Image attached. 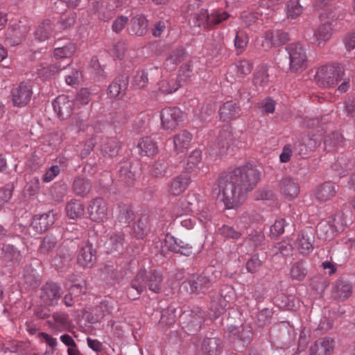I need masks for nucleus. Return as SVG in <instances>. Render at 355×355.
<instances>
[{"instance_id":"obj_63","label":"nucleus","mask_w":355,"mask_h":355,"mask_svg":"<svg viewBox=\"0 0 355 355\" xmlns=\"http://www.w3.org/2000/svg\"><path fill=\"white\" fill-rule=\"evenodd\" d=\"M262 264L257 254L253 255L246 263V268L251 273L256 272L261 268Z\"/></svg>"},{"instance_id":"obj_57","label":"nucleus","mask_w":355,"mask_h":355,"mask_svg":"<svg viewBox=\"0 0 355 355\" xmlns=\"http://www.w3.org/2000/svg\"><path fill=\"white\" fill-rule=\"evenodd\" d=\"M152 175L157 178L163 177L166 172V164L164 160H157L152 166L150 170Z\"/></svg>"},{"instance_id":"obj_61","label":"nucleus","mask_w":355,"mask_h":355,"mask_svg":"<svg viewBox=\"0 0 355 355\" xmlns=\"http://www.w3.org/2000/svg\"><path fill=\"white\" fill-rule=\"evenodd\" d=\"M237 73L239 76L250 74L252 69V64L248 60H241L236 64Z\"/></svg>"},{"instance_id":"obj_19","label":"nucleus","mask_w":355,"mask_h":355,"mask_svg":"<svg viewBox=\"0 0 355 355\" xmlns=\"http://www.w3.org/2000/svg\"><path fill=\"white\" fill-rule=\"evenodd\" d=\"M55 220V214L53 211L35 216L32 221L31 226L37 232H43L53 225Z\"/></svg>"},{"instance_id":"obj_64","label":"nucleus","mask_w":355,"mask_h":355,"mask_svg":"<svg viewBox=\"0 0 355 355\" xmlns=\"http://www.w3.org/2000/svg\"><path fill=\"white\" fill-rule=\"evenodd\" d=\"M183 54L184 51L182 49H177L166 59L165 65L169 67L171 64H177L178 62H181Z\"/></svg>"},{"instance_id":"obj_7","label":"nucleus","mask_w":355,"mask_h":355,"mask_svg":"<svg viewBox=\"0 0 355 355\" xmlns=\"http://www.w3.org/2000/svg\"><path fill=\"white\" fill-rule=\"evenodd\" d=\"M205 316V312L197 307L191 311H184L180 318L184 328H186L191 334L200 329Z\"/></svg>"},{"instance_id":"obj_8","label":"nucleus","mask_w":355,"mask_h":355,"mask_svg":"<svg viewBox=\"0 0 355 355\" xmlns=\"http://www.w3.org/2000/svg\"><path fill=\"white\" fill-rule=\"evenodd\" d=\"M182 112L178 107L164 108L160 114L161 124L166 130H173L182 122Z\"/></svg>"},{"instance_id":"obj_13","label":"nucleus","mask_w":355,"mask_h":355,"mask_svg":"<svg viewBox=\"0 0 355 355\" xmlns=\"http://www.w3.org/2000/svg\"><path fill=\"white\" fill-rule=\"evenodd\" d=\"M29 31V26L21 21L12 24L7 31V43L11 46H15L20 44L22 40L25 38Z\"/></svg>"},{"instance_id":"obj_23","label":"nucleus","mask_w":355,"mask_h":355,"mask_svg":"<svg viewBox=\"0 0 355 355\" xmlns=\"http://www.w3.org/2000/svg\"><path fill=\"white\" fill-rule=\"evenodd\" d=\"M128 78L124 76L114 79L108 88V94L112 98H121L128 87Z\"/></svg>"},{"instance_id":"obj_42","label":"nucleus","mask_w":355,"mask_h":355,"mask_svg":"<svg viewBox=\"0 0 355 355\" xmlns=\"http://www.w3.org/2000/svg\"><path fill=\"white\" fill-rule=\"evenodd\" d=\"M352 166V160L347 156L343 155L338 158L332 167L339 175L345 176V172L351 169Z\"/></svg>"},{"instance_id":"obj_15","label":"nucleus","mask_w":355,"mask_h":355,"mask_svg":"<svg viewBox=\"0 0 355 355\" xmlns=\"http://www.w3.org/2000/svg\"><path fill=\"white\" fill-rule=\"evenodd\" d=\"M33 94L32 87L29 83H21L12 92L13 104L16 106L27 105Z\"/></svg>"},{"instance_id":"obj_16","label":"nucleus","mask_w":355,"mask_h":355,"mask_svg":"<svg viewBox=\"0 0 355 355\" xmlns=\"http://www.w3.org/2000/svg\"><path fill=\"white\" fill-rule=\"evenodd\" d=\"M335 347V341L329 337L317 340L310 347V355H332Z\"/></svg>"},{"instance_id":"obj_55","label":"nucleus","mask_w":355,"mask_h":355,"mask_svg":"<svg viewBox=\"0 0 355 355\" xmlns=\"http://www.w3.org/2000/svg\"><path fill=\"white\" fill-rule=\"evenodd\" d=\"M248 43V37L247 35L243 32L237 33L234 39V46L239 51V53H241L246 48Z\"/></svg>"},{"instance_id":"obj_59","label":"nucleus","mask_w":355,"mask_h":355,"mask_svg":"<svg viewBox=\"0 0 355 355\" xmlns=\"http://www.w3.org/2000/svg\"><path fill=\"white\" fill-rule=\"evenodd\" d=\"M12 189L13 186L9 184L0 188V207L10 199Z\"/></svg>"},{"instance_id":"obj_20","label":"nucleus","mask_w":355,"mask_h":355,"mask_svg":"<svg viewBox=\"0 0 355 355\" xmlns=\"http://www.w3.org/2000/svg\"><path fill=\"white\" fill-rule=\"evenodd\" d=\"M191 177L185 173L173 178L168 186V192L173 196L183 193L191 183Z\"/></svg>"},{"instance_id":"obj_14","label":"nucleus","mask_w":355,"mask_h":355,"mask_svg":"<svg viewBox=\"0 0 355 355\" xmlns=\"http://www.w3.org/2000/svg\"><path fill=\"white\" fill-rule=\"evenodd\" d=\"M313 231L311 228H306L298 234L295 245L302 254L306 255L313 250Z\"/></svg>"},{"instance_id":"obj_3","label":"nucleus","mask_w":355,"mask_h":355,"mask_svg":"<svg viewBox=\"0 0 355 355\" xmlns=\"http://www.w3.org/2000/svg\"><path fill=\"white\" fill-rule=\"evenodd\" d=\"M186 12L190 15L189 22L193 27L205 29L219 24L223 21L229 18L230 15L226 12L220 10H213L209 13L207 9H200L195 12V6L188 5Z\"/></svg>"},{"instance_id":"obj_35","label":"nucleus","mask_w":355,"mask_h":355,"mask_svg":"<svg viewBox=\"0 0 355 355\" xmlns=\"http://www.w3.org/2000/svg\"><path fill=\"white\" fill-rule=\"evenodd\" d=\"M131 31L134 35L142 36L147 32L148 21L143 15H137L130 21Z\"/></svg>"},{"instance_id":"obj_4","label":"nucleus","mask_w":355,"mask_h":355,"mask_svg":"<svg viewBox=\"0 0 355 355\" xmlns=\"http://www.w3.org/2000/svg\"><path fill=\"white\" fill-rule=\"evenodd\" d=\"M220 272L213 268L202 275H192L181 284L180 288L189 293H205L220 277Z\"/></svg>"},{"instance_id":"obj_18","label":"nucleus","mask_w":355,"mask_h":355,"mask_svg":"<svg viewBox=\"0 0 355 355\" xmlns=\"http://www.w3.org/2000/svg\"><path fill=\"white\" fill-rule=\"evenodd\" d=\"M165 243L171 251L184 256L191 255L193 251V247L190 243L172 236H166Z\"/></svg>"},{"instance_id":"obj_10","label":"nucleus","mask_w":355,"mask_h":355,"mask_svg":"<svg viewBox=\"0 0 355 355\" xmlns=\"http://www.w3.org/2000/svg\"><path fill=\"white\" fill-rule=\"evenodd\" d=\"M87 211L89 218L93 221L101 223L107 218V205L102 198H96L91 200L87 207Z\"/></svg>"},{"instance_id":"obj_5","label":"nucleus","mask_w":355,"mask_h":355,"mask_svg":"<svg viewBox=\"0 0 355 355\" xmlns=\"http://www.w3.org/2000/svg\"><path fill=\"white\" fill-rule=\"evenodd\" d=\"M308 67L306 50L300 43L290 45V75L302 73Z\"/></svg>"},{"instance_id":"obj_12","label":"nucleus","mask_w":355,"mask_h":355,"mask_svg":"<svg viewBox=\"0 0 355 355\" xmlns=\"http://www.w3.org/2000/svg\"><path fill=\"white\" fill-rule=\"evenodd\" d=\"M137 275H142L144 291L148 287L155 293H159L162 291L163 277L160 271L153 270L148 273L146 270H140Z\"/></svg>"},{"instance_id":"obj_34","label":"nucleus","mask_w":355,"mask_h":355,"mask_svg":"<svg viewBox=\"0 0 355 355\" xmlns=\"http://www.w3.org/2000/svg\"><path fill=\"white\" fill-rule=\"evenodd\" d=\"M53 25L49 19L43 21L35 32V38L40 42L49 39L53 32Z\"/></svg>"},{"instance_id":"obj_43","label":"nucleus","mask_w":355,"mask_h":355,"mask_svg":"<svg viewBox=\"0 0 355 355\" xmlns=\"http://www.w3.org/2000/svg\"><path fill=\"white\" fill-rule=\"evenodd\" d=\"M227 306V301L225 297L217 294L212 297L210 302V309L214 313L216 317L221 314Z\"/></svg>"},{"instance_id":"obj_21","label":"nucleus","mask_w":355,"mask_h":355,"mask_svg":"<svg viewBox=\"0 0 355 355\" xmlns=\"http://www.w3.org/2000/svg\"><path fill=\"white\" fill-rule=\"evenodd\" d=\"M96 260L95 250L92 244H83L78 252L77 261L83 267H91Z\"/></svg>"},{"instance_id":"obj_24","label":"nucleus","mask_w":355,"mask_h":355,"mask_svg":"<svg viewBox=\"0 0 355 355\" xmlns=\"http://www.w3.org/2000/svg\"><path fill=\"white\" fill-rule=\"evenodd\" d=\"M116 0H108V1L96 2L94 4L98 18L103 21H107L112 17L114 10L117 8L115 5Z\"/></svg>"},{"instance_id":"obj_30","label":"nucleus","mask_w":355,"mask_h":355,"mask_svg":"<svg viewBox=\"0 0 355 355\" xmlns=\"http://www.w3.org/2000/svg\"><path fill=\"white\" fill-rule=\"evenodd\" d=\"M352 293V286L349 282L338 280L333 290V297L339 300L347 299Z\"/></svg>"},{"instance_id":"obj_36","label":"nucleus","mask_w":355,"mask_h":355,"mask_svg":"<svg viewBox=\"0 0 355 355\" xmlns=\"http://www.w3.org/2000/svg\"><path fill=\"white\" fill-rule=\"evenodd\" d=\"M3 259L7 261H11L13 264L19 263L21 260V254L14 245L4 244L2 247Z\"/></svg>"},{"instance_id":"obj_32","label":"nucleus","mask_w":355,"mask_h":355,"mask_svg":"<svg viewBox=\"0 0 355 355\" xmlns=\"http://www.w3.org/2000/svg\"><path fill=\"white\" fill-rule=\"evenodd\" d=\"M239 112L236 103L230 101L225 102L219 110L220 119L225 121L233 119Z\"/></svg>"},{"instance_id":"obj_46","label":"nucleus","mask_w":355,"mask_h":355,"mask_svg":"<svg viewBox=\"0 0 355 355\" xmlns=\"http://www.w3.org/2000/svg\"><path fill=\"white\" fill-rule=\"evenodd\" d=\"M202 161V151L200 149L193 150L187 159L186 166L184 168L185 173H191Z\"/></svg>"},{"instance_id":"obj_62","label":"nucleus","mask_w":355,"mask_h":355,"mask_svg":"<svg viewBox=\"0 0 355 355\" xmlns=\"http://www.w3.org/2000/svg\"><path fill=\"white\" fill-rule=\"evenodd\" d=\"M256 86L263 87L268 82V75L265 69L259 70L254 76L253 80Z\"/></svg>"},{"instance_id":"obj_27","label":"nucleus","mask_w":355,"mask_h":355,"mask_svg":"<svg viewBox=\"0 0 355 355\" xmlns=\"http://www.w3.org/2000/svg\"><path fill=\"white\" fill-rule=\"evenodd\" d=\"M192 138V135L187 130L175 135L173 137L175 150L178 153H184L189 147Z\"/></svg>"},{"instance_id":"obj_39","label":"nucleus","mask_w":355,"mask_h":355,"mask_svg":"<svg viewBox=\"0 0 355 355\" xmlns=\"http://www.w3.org/2000/svg\"><path fill=\"white\" fill-rule=\"evenodd\" d=\"M92 184L87 179L78 177L73 183V189L75 193L79 196H85L89 193Z\"/></svg>"},{"instance_id":"obj_53","label":"nucleus","mask_w":355,"mask_h":355,"mask_svg":"<svg viewBox=\"0 0 355 355\" xmlns=\"http://www.w3.org/2000/svg\"><path fill=\"white\" fill-rule=\"evenodd\" d=\"M147 217L140 218L134 226V232L138 239H143L147 230Z\"/></svg>"},{"instance_id":"obj_49","label":"nucleus","mask_w":355,"mask_h":355,"mask_svg":"<svg viewBox=\"0 0 355 355\" xmlns=\"http://www.w3.org/2000/svg\"><path fill=\"white\" fill-rule=\"evenodd\" d=\"M76 51L74 44L68 43L63 46H58L54 50V56L58 59L67 58L72 56Z\"/></svg>"},{"instance_id":"obj_41","label":"nucleus","mask_w":355,"mask_h":355,"mask_svg":"<svg viewBox=\"0 0 355 355\" xmlns=\"http://www.w3.org/2000/svg\"><path fill=\"white\" fill-rule=\"evenodd\" d=\"M84 206L78 200H71L67 205V216L71 219L80 218L84 214Z\"/></svg>"},{"instance_id":"obj_9","label":"nucleus","mask_w":355,"mask_h":355,"mask_svg":"<svg viewBox=\"0 0 355 355\" xmlns=\"http://www.w3.org/2000/svg\"><path fill=\"white\" fill-rule=\"evenodd\" d=\"M62 294L61 286L57 283L46 282L41 288L40 299L46 306H55Z\"/></svg>"},{"instance_id":"obj_25","label":"nucleus","mask_w":355,"mask_h":355,"mask_svg":"<svg viewBox=\"0 0 355 355\" xmlns=\"http://www.w3.org/2000/svg\"><path fill=\"white\" fill-rule=\"evenodd\" d=\"M223 347V341L217 338H207L203 340L201 351L203 355H219Z\"/></svg>"},{"instance_id":"obj_28","label":"nucleus","mask_w":355,"mask_h":355,"mask_svg":"<svg viewBox=\"0 0 355 355\" xmlns=\"http://www.w3.org/2000/svg\"><path fill=\"white\" fill-rule=\"evenodd\" d=\"M66 65H62L60 61L54 63H42L37 68V73L40 76L49 78L61 70L65 69Z\"/></svg>"},{"instance_id":"obj_29","label":"nucleus","mask_w":355,"mask_h":355,"mask_svg":"<svg viewBox=\"0 0 355 355\" xmlns=\"http://www.w3.org/2000/svg\"><path fill=\"white\" fill-rule=\"evenodd\" d=\"M124 238L122 234H112L105 241L104 246L107 253H120L123 250Z\"/></svg>"},{"instance_id":"obj_47","label":"nucleus","mask_w":355,"mask_h":355,"mask_svg":"<svg viewBox=\"0 0 355 355\" xmlns=\"http://www.w3.org/2000/svg\"><path fill=\"white\" fill-rule=\"evenodd\" d=\"M257 44H260L262 50L267 51L275 46V33L270 31H266L264 35L257 40Z\"/></svg>"},{"instance_id":"obj_37","label":"nucleus","mask_w":355,"mask_h":355,"mask_svg":"<svg viewBox=\"0 0 355 355\" xmlns=\"http://www.w3.org/2000/svg\"><path fill=\"white\" fill-rule=\"evenodd\" d=\"M159 89L164 94H171L181 87L175 75L167 78L162 79L159 83Z\"/></svg>"},{"instance_id":"obj_11","label":"nucleus","mask_w":355,"mask_h":355,"mask_svg":"<svg viewBox=\"0 0 355 355\" xmlns=\"http://www.w3.org/2000/svg\"><path fill=\"white\" fill-rule=\"evenodd\" d=\"M73 251L66 245L57 250L56 255L51 259V265L59 272H64L72 260Z\"/></svg>"},{"instance_id":"obj_17","label":"nucleus","mask_w":355,"mask_h":355,"mask_svg":"<svg viewBox=\"0 0 355 355\" xmlns=\"http://www.w3.org/2000/svg\"><path fill=\"white\" fill-rule=\"evenodd\" d=\"M53 110L61 119L69 117L73 110V102L65 95L58 96L52 103Z\"/></svg>"},{"instance_id":"obj_26","label":"nucleus","mask_w":355,"mask_h":355,"mask_svg":"<svg viewBox=\"0 0 355 355\" xmlns=\"http://www.w3.org/2000/svg\"><path fill=\"white\" fill-rule=\"evenodd\" d=\"M235 139L232 127L230 125H224L220 130L218 137V145L220 148V153H225V149L227 148Z\"/></svg>"},{"instance_id":"obj_44","label":"nucleus","mask_w":355,"mask_h":355,"mask_svg":"<svg viewBox=\"0 0 355 355\" xmlns=\"http://www.w3.org/2000/svg\"><path fill=\"white\" fill-rule=\"evenodd\" d=\"M119 180L127 184H132L135 180V173L131 170L130 163L125 162L120 166L118 172Z\"/></svg>"},{"instance_id":"obj_58","label":"nucleus","mask_w":355,"mask_h":355,"mask_svg":"<svg viewBox=\"0 0 355 355\" xmlns=\"http://www.w3.org/2000/svg\"><path fill=\"white\" fill-rule=\"evenodd\" d=\"M24 282L28 286H36L40 284L38 276L33 270L26 269L24 274Z\"/></svg>"},{"instance_id":"obj_22","label":"nucleus","mask_w":355,"mask_h":355,"mask_svg":"<svg viewBox=\"0 0 355 355\" xmlns=\"http://www.w3.org/2000/svg\"><path fill=\"white\" fill-rule=\"evenodd\" d=\"M338 191V187L331 182H325L317 187L314 191L315 198L322 202L333 198Z\"/></svg>"},{"instance_id":"obj_6","label":"nucleus","mask_w":355,"mask_h":355,"mask_svg":"<svg viewBox=\"0 0 355 355\" xmlns=\"http://www.w3.org/2000/svg\"><path fill=\"white\" fill-rule=\"evenodd\" d=\"M320 14L321 17H326L331 21H327L318 26L314 31L313 37L318 46L324 45L330 40L334 31L336 21L340 18V15L337 12H331L328 14Z\"/></svg>"},{"instance_id":"obj_56","label":"nucleus","mask_w":355,"mask_h":355,"mask_svg":"<svg viewBox=\"0 0 355 355\" xmlns=\"http://www.w3.org/2000/svg\"><path fill=\"white\" fill-rule=\"evenodd\" d=\"M220 234L227 239H238L242 235L239 231H236L234 227L228 225H223L218 230Z\"/></svg>"},{"instance_id":"obj_2","label":"nucleus","mask_w":355,"mask_h":355,"mask_svg":"<svg viewBox=\"0 0 355 355\" xmlns=\"http://www.w3.org/2000/svg\"><path fill=\"white\" fill-rule=\"evenodd\" d=\"M314 78L320 87H335L341 80L343 83L338 86V91L345 92L349 87L350 78L345 76L344 68L339 64H327L319 67Z\"/></svg>"},{"instance_id":"obj_50","label":"nucleus","mask_w":355,"mask_h":355,"mask_svg":"<svg viewBox=\"0 0 355 355\" xmlns=\"http://www.w3.org/2000/svg\"><path fill=\"white\" fill-rule=\"evenodd\" d=\"M193 70L191 64H186L180 67L178 75L175 76L178 83H181V86H183L191 80Z\"/></svg>"},{"instance_id":"obj_31","label":"nucleus","mask_w":355,"mask_h":355,"mask_svg":"<svg viewBox=\"0 0 355 355\" xmlns=\"http://www.w3.org/2000/svg\"><path fill=\"white\" fill-rule=\"evenodd\" d=\"M137 148L142 156H153L158 152L157 142L150 137L142 138L138 143Z\"/></svg>"},{"instance_id":"obj_40","label":"nucleus","mask_w":355,"mask_h":355,"mask_svg":"<svg viewBox=\"0 0 355 355\" xmlns=\"http://www.w3.org/2000/svg\"><path fill=\"white\" fill-rule=\"evenodd\" d=\"M101 150L109 157L117 155L119 150V141L116 138H105L102 140Z\"/></svg>"},{"instance_id":"obj_1","label":"nucleus","mask_w":355,"mask_h":355,"mask_svg":"<svg viewBox=\"0 0 355 355\" xmlns=\"http://www.w3.org/2000/svg\"><path fill=\"white\" fill-rule=\"evenodd\" d=\"M260 174L255 166L247 164L220 175L218 187L225 207L236 209L243 205L259 182Z\"/></svg>"},{"instance_id":"obj_48","label":"nucleus","mask_w":355,"mask_h":355,"mask_svg":"<svg viewBox=\"0 0 355 355\" xmlns=\"http://www.w3.org/2000/svg\"><path fill=\"white\" fill-rule=\"evenodd\" d=\"M56 245L57 239L54 236H46L41 242L39 252L42 254H47L55 248Z\"/></svg>"},{"instance_id":"obj_60","label":"nucleus","mask_w":355,"mask_h":355,"mask_svg":"<svg viewBox=\"0 0 355 355\" xmlns=\"http://www.w3.org/2000/svg\"><path fill=\"white\" fill-rule=\"evenodd\" d=\"M148 83V73L144 70L137 73L134 78V84L139 89L144 88Z\"/></svg>"},{"instance_id":"obj_33","label":"nucleus","mask_w":355,"mask_h":355,"mask_svg":"<svg viewBox=\"0 0 355 355\" xmlns=\"http://www.w3.org/2000/svg\"><path fill=\"white\" fill-rule=\"evenodd\" d=\"M141 275H136L131 282V286L127 289V296L134 300L139 297L144 291V279Z\"/></svg>"},{"instance_id":"obj_38","label":"nucleus","mask_w":355,"mask_h":355,"mask_svg":"<svg viewBox=\"0 0 355 355\" xmlns=\"http://www.w3.org/2000/svg\"><path fill=\"white\" fill-rule=\"evenodd\" d=\"M344 140L342 135L338 132H334L328 135L324 139V148L327 151H333L342 146Z\"/></svg>"},{"instance_id":"obj_45","label":"nucleus","mask_w":355,"mask_h":355,"mask_svg":"<svg viewBox=\"0 0 355 355\" xmlns=\"http://www.w3.org/2000/svg\"><path fill=\"white\" fill-rule=\"evenodd\" d=\"M117 211V219L121 223L129 224L134 218L133 211L128 205H119Z\"/></svg>"},{"instance_id":"obj_51","label":"nucleus","mask_w":355,"mask_h":355,"mask_svg":"<svg viewBox=\"0 0 355 355\" xmlns=\"http://www.w3.org/2000/svg\"><path fill=\"white\" fill-rule=\"evenodd\" d=\"M234 336L244 343H249L252 338V332L250 327L241 326L235 330Z\"/></svg>"},{"instance_id":"obj_54","label":"nucleus","mask_w":355,"mask_h":355,"mask_svg":"<svg viewBox=\"0 0 355 355\" xmlns=\"http://www.w3.org/2000/svg\"><path fill=\"white\" fill-rule=\"evenodd\" d=\"M175 309L168 308L162 311L159 322L169 326L175 322Z\"/></svg>"},{"instance_id":"obj_52","label":"nucleus","mask_w":355,"mask_h":355,"mask_svg":"<svg viewBox=\"0 0 355 355\" xmlns=\"http://www.w3.org/2000/svg\"><path fill=\"white\" fill-rule=\"evenodd\" d=\"M290 275L293 279L302 280L306 275V268L304 263L299 261L295 263L290 271Z\"/></svg>"}]
</instances>
